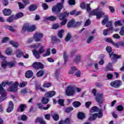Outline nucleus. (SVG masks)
<instances>
[{
  "label": "nucleus",
  "mask_w": 124,
  "mask_h": 124,
  "mask_svg": "<svg viewBox=\"0 0 124 124\" xmlns=\"http://www.w3.org/2000/svg\"><path fill=\"white\" fill-rule=\"evenodd\" d=\"M2 3L3 5H4L5 6H7L8 5V0H2Z\"/></svg>",
  "instance_id": "54"
},
{
  "label": "nucleus",
  "mask_w": 124,
  "mask_h": 124,
  "mask_svg": "<svg viewBox=\"0 0 124 124\" xmlns=\"http://www.w3.org/2000/svg\"><path fill=\"white\" fill-rule=\"evenodd\" d=\"M23 55H24V53L21 50H16V58H21V57H22V56H23Z\"/></svg>",
  "instance_id": "21"
},
{
  "label": "nucleus",
  "mask_w": 124,
  "mask_h": 124,
  "mask_svg": "<svg viewBox=\"0 0 124 124\" xmlns=\"http://www.w3.org/2000/svg\"><path fill=\"white\" fill-rule=\"evenodd\" d=\"M30 48H31V49L39 48L38 51L35 49L32 50L33 55L36 59H40V54H43L45 52V46L41 45L40 43L32 45V46H30Z\"/></svg>",
  "instance_id": "2"
},
{
  "label": "nucleus",
  "mask_w": 124,
  "mask_h": 124,
  "mask_svg": "<svg viewBox=\"0 0 124 124\" xmlns=\"http://www.w3.org/2000/svg\"><path fill=\"white\" fill-rule=\"evenodd\" d=\"M28 119V117L26 116V115L23 114L21 116V121H26Z\"/></svg>",
  "instance_id": "59"
},
{
  "label": "nucleus",
  "mask_w": 124,
  "mask_h": 124,
  "mask_svg": "<svg viewBox=\"0 0 124 124\" xmlns=\"http://www.w3.org/2000/svg\"><path fill=\"white\" fill-rule=\"evenodd\" d=\"M60 69H57L56 70L55 72V76L56 78H59V77L60 76Z\"/></svg>",
  "instance_id": "46"
},
{
  "label": "nucleus",
  "mask_w": 124,
  "mask_h": 124,
  "mask_svg": "<svg viewBox=\"0 0 124 124\" xmlns=\"http://www.w3.org/2000/svg\"><path fill=\"white\" fill-rule=\"evenodd\" d=\"M33 76V72L31 70H28L25 73L26 78H31Z\"/></svg>",
  "instance_id": "17"
},
{
  "label": "nucleus",
  "mask_w": 124,
  "mask_h": 124,
  "mask_svg": "<svg viewBox=\"0 0 124 124\" xmlns=\"http://www.w3.org/2000/svg\"><path fill=\"white\" fill-rule=\"evenodd\" d=\"M77 68H76V67L74 66L72 67L70 70L69 71V74H73L75 71H77Z\"/></svg>",
  "instance_id": "35"
},
{
  "label": "nucleus",
  "mask_w": 124,
  "mask_h": 124,
  "mask_svg": "<svg viewBox=\"0 0 124 124\" xmlns=\"http://www.w3.org/2000/svg\"><path fill=\"white\" fill-rule=\"evenodd\" d=\"M29 9L30 11H34L37 9V6L36 5H31L29 7Z\"/></svg>",
  "instance_id": "27"
},
{
  "label": "nucleus",
  "mask_w": 124,
  "mask_h": 124,
  "mask_svg": "<svg viewBox=\"0 0 124 124\" xmlns=\"http://www.w3.org/2000/svg\"><path fill=\"white\" fill-rule=\"evenodd\" d=\"M42 102L43 104H47L48 102H49V99L43 97L42 100Z\"/></svg>",
  "instance_id": "48"
},
{
  "label": "nucleus",
  "mask_w": 124,
  "mask_h": 124,
  "mask_svg": "<svg viewBox=\"0 0 124 124\" xmlns=\"http://www.w3.org/2000/svg\"><path fill=\"white\" fill-rule=\"evenodd\" d=\"M117 110L119 111H123V110H124V107L121 105L118 106L117 107Z\"/></svg>",
  "instance_id": "58"
},
{
  "label": "nucleus",
  "mask_w": 124,
  "mask_h": 124,
  "mask_svg": "<svg viewBox=\"0 0 124 124\" xmlns=\"http://www.w3.org/2000/svg\"><path fill=\"white\" fill-rule=\"evenodd\" d=\"M68 2L70 5H75V0H69Z\"/></svg>",
  "instance_id": "60"
},
{
  "label": "nucleus",
  "mask_w": 124,
  "mask_h": 124,
  "mask_svg": "<svg viewBox=\"0 0 124 124\" xmlns=\"http://www.w3.org/2000/svg\"><path fill=\"white\" fill-rule=\"evenodd\" d=\"M69 123H70V120L67 118L63 122V124H69Z\"/></svg>",
  "instance_id": "64"
},
{
  "label": "nucleus",
  "mask_w": 124,
  "mask_h": 124,
  "mask_svg": "<svg viewBox=\"0 0 124 124\" xmlns=\"http://www.w3.org/2000/svg\"><path fill=\"white\" fill-rule=\"evenodd\" d=\"M56 94V92L54 91H50L45 93L46 97H53Z\"/></svg>",
  "instance_id": "15"
},
{
  "label": "nucleus",
  "mask_w": 124,
  "mask_h": 124,
  "mask_svg": "<svg viewBox=\"0 0 124 124\" xmlns=\"http://www.w3.org/2000/svg\"><path fill=\"white\" fill-rule=\"evenodd\" d=\"M110 86L113 88H116V89L119 88L121 85H122V81L120 80H115L110 82Z\"/></svg>",
  "instance_id": "10"
},
{
  "label": "nucleus",
  "mask_w": 124,
  "mask_h": 124,
  "mask_svg": "<svg viewBox=\"0 0 124 124\" xmlns=\"http://www.w3.org/2000/svg\"><path fill=\"white\" fill-rule=\"evenodd\" d=\"M51 53L50 52V48H47L46 53L43 54V57H47V56H50Z\"/></svg>",
  "instance_id": "42"
},
{
  "label": "nucleus",
  "mask_w": 124,
  "mask_h": 124,
  "mask_svg": "<svg viewBox=\"0 0 124 124\" xmlns=\"http://www.w3.org/2000/svg\"><path fill=\"white\" fill-rule=\"evenodd\" d=\"M43 86L45 88H49V87H51V83H45L44 84Z\"/></svg>",
  "instance_id": "63"
},
{
  "label": "nucleus",
  "mask_w": 124,
  "mask_h": 124,
  "mask_svg": "<svg viewBox=\"0 0 124 124\" xmlns=\"http://www.w3.org/2000/svg\"><path fill=\"white\" fill-rule=\"evenodd\" d=\"M112 21H108L107 25H106V27H107V28H109V27H111L112 26Z\"/></svg>",
  "instance_id": "62"
},
{
  "label": "nucleus",
  "mask_w": 124,
  "mask_h": 124,
  "mask_svg": "<svg viewBox=\"0 0 124 124\" xmlns=\"http://www.w3.org/2000/svg\"><path fill=\"white\" fill-rule=\"evenodd\" d=\"M57 20V17L54 16H46L44 18V21H51L52 22L54 21H56Z\"/></svg>",
  "instance_id": "14"
},
{
  "label": "nucleus",
  "mask_w": 124,
  "mask_h": 124,
  "mask_svg": "<svg viewBox=\"0 0 124 124\" xmlns=\"http://www.w3.org/2000/svg\"><path fill=\"white\" fill-rule=\"evenodd\" d=\"M78 118L80 120H83L85 118V114L82 112H79L78 114Z\"/></svg>",
  "instance_id": "43"
},
{
  "label": "nucleus",
  "mask_w": 124,
  "mask_h": 124,
  "mask_svg": "<svg viewBox=\"0 0 124 124\" xmlns=\"http://www.w3.org/2000/svg\"><path fill=\"white\" fill-rule=\"evenodd\" d=\"M63 8V5L61 3H58L52 8V12H56V13H60L62 9Z\"/></svg>",
  "instance_id": "8"
},
{
  "label": "nucleus",
  "mask_w": 124,
  "mask_h": 124,
  "mask_svg": "<svg viewBox=\"0 0 124 124\" xmlns=\"http://www.w3.org/2000/svg\"><path fill=\"white\" fill-rule=\"evenodd\" d=\"M97 118V113H95L92 115V116L89 117V121H93V120H95Z\"/></svg>",
  "instance_id": "41"
},
{
  "label": "nucleus",
  "mask_w": 124,
  "mask_h": 124,
  "mask_svg": "<svg viewBox=\"0 0 124 124\" xmlns=\"http://www.w3.org/2000/svg\"><path fill=\"white\" fill-rule=\"evenodd\" d=\"M72 27H76V22H75V20L73 18L71 19L67 24V27L68 29L72 28Z\"/></svg>",
  "instance_id": "13"
},
{
  "label": "nucleus",
  "mask_w": 124,
  "mask_h": 124,
  "mask_svg": "<svg viewBox=\"0 0 124 124\" xmlns=\"http://www.w3.org/2000/svg\"><path fill=\"white\" fill-rule=\"evenodd\" d=\"M36 123H40V124H46V123H45V121L43 120V119L38 118L36 120Z\"/></svg>",
  "instance_id": "36"
},
{
  "label": "nucleus",
  "mask_w": 124,
  "mask_h": 124,
  "mask_svg": "<svg viewBox=\"0 0 124 124\" xmlns=\"http://www.w3.org/2000/svg\"><path fill=\"white\" fill-rule=\"evenodd\" d=\"M64 102V100L63 99H59L58 101V103L60 104L61 106H63L64 105V104H63Z\"/></svg>",
  "instance_id": "50"
},
{
  "label": "nucleus",
  "mask_w": 124,
  "mask_h": 124,
  "mask_svg": "<svg viewBox=\"0 0 124 124\" xmlns=\"http://www.w3.org/2000/svg\"><path fill=\"white\" fill-rule=\"evenodd\" d=\"M96 101L99 103V104H102L103 103V94H97L96 96Z\"/></svg>",
  "instance_id": "11"
},
{
  "label": "nucleus",
  "mask_w": 124,
  "mask_h": 124,
  "mask_svg": "<svg viewBox=\"0 0 124 124\" xmlns=\"http://www.w3.org/2000/svg\"><path fill=\"white\" fill-rule=\"evenodd\" d=\"M37 106L39 108V109H41V110L43 109V110H48L49 108H50V105L47 104L46 106V107H43V105L41 103H38L37 104Z\"/></svg>",
  "instance_id": "16"
},
{
  "label": "nucleus",
  "mask_w": 124,
  "mask_h": 124,
  "mask_svg": "<svg viewBox=\"0 0 124 124\" xmlns=\"http://www.w3.org/2000/svg\"><path fill=\"white\" fill-rule=\"evenodd\" d=\"M65 93L68 96H72L75 93V87L72 85L68 86Z\"/></svg>",
  "instance_id": "7"
},
{
  "label": "nucleus",
  "mask_w": 124,
  "mask_h": 124,
  "mask_svg": "<svg viewBox=\"0 0 124 124\" xmlns=\"http://www.w3.org/2000/svg\"><path fill=\"white\" fill-rule=\"evenodd\" d=\"M73 106H74L75 108H78V107L81 106V102L79 101H75L73 103Z\"/></svg>",
  "instance_id": "22"
},
{
  "label": "nucleus",
  "mask_w": 124,
  "mask_h": 124,
  "mask_svg": "<svg viewBox=\"0 0 124 124\" xmlns=\"http://www.w3.org/2000/svg\"><path fill=\"white\" fill-rule=\"evenodd\" d=\"M60 28V25L58 23H56L53 25L52 29L53 30H57Z\"/></svg>",
  "instance_id": "55"
},
{
  "label": "nucleus",
  "mask_w": 124,
  "mask_h": 124,
  "mask_svg": "<svg viewBox=\"0 0 124 124\" xmlns=\"http://www.w3.org/2000/svg\"><path fill=\"white\" fill-rule=\"evenodd\" d=\"M90 25H91V20H90V19H88L85 24H84V26L85 27H88V26H90Z\"/></svg>",
  "instance_id": "52"
},
{
  "label": "nucleus",
  "mask_w": 124,
  "mask_h": 124,
  "mask_svg": "<svg viewBox=\"0 0 124 124\" xmlns=\"http://www.w3.org/2000/svg\"><path fill=\"white\" fill-rule=\"evenodd\" d=\"M86 6H87V5H86V3L85 2H82L80 5V7L83 10L86 9Z\"/></svg>",
  "instance_id": "53"
},
{
  "label": "nucleus",
  "mask_w": 124,
  "mask_h": 124,
  "mask_svg": "<svg viewBox=\"0 0 124 124\" xmlns=\"http://www.w3.org/2000/svg\"><path fill=\"white\" fill-rule=\"evenodd\" d=\"M10 44H11V45H12L13 47H15V48H18V43L13 41H11L10 42Z\"/></svg>",
  "instance_id": "39"
},
{
  "label": "nucleus",
  "mask_w": 124,
  "mask_h": 124,
  "mask_svg": "<svg viewBox=\"0 0 124 124\" xmlns=\"http://www.w3.org/2000/svg\"><path fill=\"white\" fill-rule=\"evenodd\" d=\"M5 53L6 55H8V56H11L13 53V50H12L10 48H8L6 50Z\"/></svg>",
  "instance_id": "23"
},
{
  "label": "nucleus",
  "mask_w": 124,
  "mask_h": 124,
  "mask_svg": "<svg viewBox=\"0 0 124 124\" xmlns=\"http://www.w3.org/2000/svg\"><path fill=\"white\" fill-rule=\"evenodd\" d=\"M85 9L87 12H91V10H92V8H91V4H87Z\"/></svg>",
  "instance_id": "47"
},
{
  "label": "nucleus",
  "mask_w": 124,
  "mask_h": 124,
  "mask_svg": "<svg viewBox=\"0 0 124 124\" xmlns=\"http://www.w3.org/2000/svg\"><path fill=\"white\" fill-rule=\"evenodd\" d=\"M6 28L7 29H8V30H9V31H12L13 32H15V31H16V30H15L13 28V27H12L11 26L8 25L6 27Z\"/></svg>",
  "instance_id": "40"
},
{
  "label": "nucleus",
  "mask_w": 124,
  "mask_h": 124,
  "mask_svg": "<svg viewBox=\"0 0 124 124\" xmlns=\"http://www.w3.org/2000/svg\"><path fill=\"white\" fill-rule=\"evenodd\" d=\"M81 56L80 55H77L75 59V62H81Z\"/></svg>",
  "instance_id": "45"
},
{
  "label": "nucleus",
  "mask_w": 124,
  "mask_h": 124,
  "mask_svg": "<svg viewBox=\"0 0 124 124\" xmlns=\"http://www.w3.org/2000/svg\"><path fill=\"white\" fill-rule=\"evenodd\" d=\"M7 65L8 66H9V67H10V68H11L15 66V62H7Z\"/></svg>",
  "instance_id": "31"
},
{
  "label": "nucleus",
  "mask_w": 124,
  "mask_h": 124,
  "mask_svg": "<svg viewBox=\"0 0 124 124\" xmlns=\"http://www.w3.org/2000/svg\"><path fill=\"white\" fill-rule=\"evenodd\" d=\"M45 74V71L43 70H40L39 72H38L36 74V76L37 77H41L42 76H43Z\"/></svg>",
  "instance_id": "24"
},
{
  "label": "nucleus",
  "mask_w": 124,
  "mask_h": 124,
  "mask_svg": "<svg viewBox=\"0 0 124 124\" xmlns=\"http://www.w3.org/2000/svg\"><path fill=\"white\" fill-rule=\"evenodd\" d=\"M114 25L116 27H117V26H122L123 24H122V22H121V21L117 20L115 21V22L114 23Z\"/></svg>",
  "instance_id": "56"
},
{
  "label": "nucleus",
  "mask_w": 124,
  "mask_h": 124,
  "mask_svg": "<svg viewBox=\"0 0 124 124\" xmlns=\"http://www.w3.org/2000/svg\"><path fill=\"white\" fill-rule=\"evenodd\" d=\"M15 20H16L15 16H12L7 19V21L8 23H12Z\"/></svg>",
  "instance_id": "20"
},
{
  "label": "nucleus",
  "mask_w": 124,
  "mask_h": 124,
  "mask_svg": "<svg viewBox=\"0 0 124 124\" xmlns=\"http://www.w3.org/2000/svg\"><path fill=\"white\" fill-rule=\"evenodd\" d=\"M3 13L5 16H9L11 14V10L9 9H4L3 10Z\"/></svg>",
  "instance_id": "18"
},
{
  "label": "nucleus",
  "mask_w": 124,
  "mask_h": 124,
  "mask_svg": "<svg viewBox=\"0 0 124 124\" xmlns=\"http://www.w3.org/2000/svg\"><path fill=\"white\" fill-rule=\"evenodd\" d=\"M69 15V13L66 11L64 12L60 15V21H62L61 22V26H64L66 23H67V19H66V17Z\"/></svg>",
  "instance_id": "5"
},
{
  "label": "nucleus",
  "mask_w": 124,
  "mask_h": 124,
  "mask_svg": "<svg viewBox=\"0 0 124 124\" xmlns=\"http://www.w3.org/2000/svg\"><path fill=\"white\" fill-rule=\"evenodd\" d=\"M99 111V108L96 106H94L91 108V112L92 113H94L95 112H98Z\"/></svg>",
  "instance_id": "26"
},
{
  "label": "nucleus",
  "mask_w": 124,
  "mask_h": 124,
  "mask_svg": "<svg viewBox=\"0 0 124 124\" xmlns=\"http://www.w3.org/2000/svg\"><path fill=\"white\" fill-rule=\"evenodd\" d=\"M43 38V34L39 32L35 33L33 35V39L36 42H40Z\"/></svg>",
  "instance_id": "9"
},
{
  "label": "nucleus",
  "mask_w": 124,
  "mask_h": 124,
  "mask_svg": "<svg viewBox=\"0 0 124 124\" xmlns=\"http://www.w3.org/2000/svg\"><path fill=\"white\" fill-rule=\"evenodd\" d=\"M25 108H26V105H23V104H21L19 107L21 112H24V110H25Z\"/></svg>",
  "instance_id": "49"
},
{
  "label": "nucleus",
  "mask_w": 124,
  "mask_h": 124,
  "mask_svg": "<svg viewBox=\"0 0 124 124\" xmlns=\"http://www.w3.org/2000/svg\"><path fill=\"white\" fill-rule=\"evenodd\" d=\"M51 116L52 117L53 120L55 121V122H57L60 118V116L58 114H51Z\"/></svg>",
  "instance_id": "37"
},
{
  "label": "nucleus",
  "mask_w": 124,
  "mask_h": 124,
  "mask_svg": "<svg viewBox=\"0 0 124 124\" xmlns=\"http://www.w3.org/2000/svg\"><path fill=\"white\" fill-rule=\"evenodd\" d=\"M104 14V12L100 11L99 9H96L90 12V15H95L96 16L97 19H100L101 17H102Z\"/></svg>",
  "instance_id": "6"
},
{
  "label": "nucleus",
  "mask_w": 124,
  "mask_h": 124,
  "mask_svg": "<svg viewBox=\"0 0 124 124\" xmlns=\"http://www.w3.org/2000/svg\"><path fill=\"white\" fill-rule=\"evenodd\" d=\"M7 65V62L5 60H3L1 64V66L4 69H5L6 68V66Z\"/></svg>",
  "instance_id": "34"
},
{
  "label": "nucleus",
  "mask_w": 124,
  "mask_h": 124,
  "mask_svg": "<svg viewBox=\"0 0 124 124\" xmlns=\"http://www.w3.org/2000/svg\"><path fill=\"white\" fill-rule=\"evenodd\" d=\"M93 39H94V36H90L87 39V41H86L87 44H91V43H92V41H93Z\"/></svg>",
  "instance_id": "25"
},
{
  "label": "nucleus",
  "mask_w": 124,
  "mask_h": 124,
  "mask_svg": "<svg viewBox=\"0 0 124 124\" xmlns=\"http://www.w3.org/2000/svg\"><path fill=\"white\" fill-rule=\"evenodd\" d=\"M108 21H109V19H108V16H105V18L102 21V25L104 26V25H106V23H107Z\"/></svg>",
  "instance_id": "30"
},
{
  "label": "nucleus",
  "mask_w": 124,
  "mask_h": 124,
  "mask_svg": "<svg viewBox=\"0 0 124 124\" xmlns=\"http://www.w3.org/2000/svg\"><path fill=\"white\" fill-rule=\"evenodd\" d=\"M36 29V27L35 25L31 26L28 23L25 24L22 29L21 32L22 33H24L26 31H27L29 32H31L33 31H35Z\"/></svg>",
  "instance_id": "3"
},
{
  "label": "nucleus",
  "mask_w": 124,
  "mask_h": 124,
  "mask_svg": "<svg viewBox=\"0 0 124 124\" xmlns=\"http://www.w3.org/2000/svg\"><path fill=\"white\" fill-rule=\"evenodd\" d=\"M39 90H40V91H41V92H45V90L41 87V85H40V84L36 85V91H38Z\"/></svg>",
  "instance_id": "33"
},
{
  "label": "nucleus",
  "mask_w": 124,
  "mask_h": 124,
  "mask_svg": "<svg viewBox=\"0 0 124 124\" xmlns=\"http://www.w3.org/2000/svg\"><path fill=\"white\" fill-rule=\"evenodd\" d=\"M72 37L71 36V34H70V33H69L66 36V37L65 38V41H66V42H67L69 41V40H70V39H71Z\"/></svg>",
  "instance_id": "38"
},
{
  "label": "nucleus",
  "mask_w": 124,
  "mask_h": 124,
  "mask_svg": "<svg viewBox=\"0 0 124 124\" xmlns=\"http://www.w3.org/2000/svg\"><path fill=\"white\" fill-rule=\"evenodd\" d=\"M63 58L64 61V64L66 63V62L68 61V56L67 55V52L66 51H64L63 53Z\"/></svg>",
  "instance_id": "19"
},
{
  "label": "nucleus",
  "mask_w": 124,
  "mask_h": 124,
  "mask_svg": "<svg viewBox=\"0 0 124 124\" xmlns=\"http://www.w3.org/2000/svg\"><path fill=\"white\" fill-rule=\"evenodd\" d=\"M32 66L34 68H35V69H43V68H44V65L41 62H35L32 64Z\"/></svg>",
  "instance_id": "12"
},
{
  "label": "nucleus",
  "mask_w": 124,
  "mask_h": 124,
  "mask_svg": "<svg viewBox=\"0 0 124 124\" xmlns=\"http://www.w3.org/2000/svg\"><path fill=\"white\" fill-rule=\"evenodd\" d=\"M64 32V30L62 29L58 31V36L60 38H62V34Z\"/></svg>",
  "instance_id": "28"
},
{
  "label": "nucleus",
  "mask_w": 124,
  "mask_h": 124,
  "mask_svg": "<svg viewBox=\"0 0 124 124\" xmlns=\"http://www.w3.org/2000/svg\"><path fill=\"white\" fill-rule=\"evenodd\" d=\"M73 110V108L72 107H68L66 108V113H70L71 111Z\"/></svg>",
  "instance_id": "57"
},
{
  "label": "nucleus",
  "mask_w": 124,
  "mask_h": 124,
  "mask_svg": "<svg viewBox=\"0 0 124 124\" xmlns=\"http://www.w3.org/2000/svg\"><path fill=\"white\" fill-rule=\"evenodd\" d=\"M112 66V63H108V65L105 69V71H109V70H113V69H111V67Z\"/></svg>",
  "instance_id": "32"
},
{
  "label": "nucleus",
  "mask_w": 124,
  "mask_h": 124,
  "mask_svg": "<svg viewBox=\"0 0 124 124\" xmlns=\"http://www.w3.org/2000/svg\"><path fill=\"white\" fill-rule=\"evenodd\" d=\"M6 85H8V89H7L8 92H13V93H16L18 91V86H19V83L18 82H13L11 81L9 82L8 81H6L2 82L1 85H0V93L1 96L0 97V102H2L4 99H5V95H6V93L4 91V89L3 87H5Z\"/></svg>",
  "instance_id": "1"
},
{
  "label": "nucleus",
  "mask_w": 124,
  "mask_h": 124,
  "mask_svg": "<svg viewBox=\"0 0 124 124\" xmlns=\"http://www.w3.org/2000/svg\"><path fill=\"white\" fill-rule=\"evenodd\" d=\"M120 35H124V27H122L119 32Z\"/></svg>",
  "instance_id": "61"
},
{
  "label": "nucleus",
  "mask_w": 124,
  "mask_h": 124,
  "mask_svg": "<svg viewBox=\"0 0 124 124\" xmlns=\"http://www.w3.org/2000/svg\"><path fill=\"white\" fill-rule=\"evenodd\" d=\"M106 49L108 53L109 56L111 60H116V59H121V58H122L121 55L114 54V53L112 52V47H111V46H107Z\"/></svg>",
  "instance_id": "4"
},
{
  "label": "nucleus",
  "mask_w": 124,
  "mask_h": 124,
  "mask_svg": "<svg viewBox=\"0 0 124 124\" xmlns=\"http://www.w3.org/2000/svg\"><path fill=\"white\" fill-rule=\"evenodd\" d=\"M23 16H24V13L22 12L18 13L16 16H15L16 20H17V19H19V18H22Z\"/></svg>",
  "instance_id": "29"
},
{
  "label": "nucleus",
  "mask_w": 124,
  "mask_h": 124,
  "mask_svg": "<svg viewBox=\"0 0 124 124\" xmlns=\"http://www.w3.org/2000/svg\"><path fill=\"white\" fill-rule=\"evenodd\" d=\"M27 84H28V83L27 82L23 81L19 84V88H23L24 87H26V86H27Z\"/></svg>",
  "instance_id": "44"
},
{
  "label": "nucleus",
  "mask_w": 124,
  "mask_h": 124,
  "mask_svg": "<svg viewBox=\"0 0 124 124\" xmlns=\"http://www.w3.org/2000/svg\"><path fill=\"white\" fill-rule=\"evenodd\" d=\"M18 3L19 9H24V8L26 7V5H24L23 3L21 2H18Z\"/></svg>",
  "instance_id": "51"
}]
</instances>
